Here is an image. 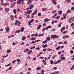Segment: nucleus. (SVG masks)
<instances>
[{"label":"nucleus","instance_id":"f257e3e1","mask_svg":"<svg viewBox=\"0 0 74 74\" xmlns=\"http://www.w3.org/2000/svg\"><path fill=\"white\" fill-rule=\"evenodd\" d=\"M37 12V10H35L34 11V12L32 14V16H33L34 15H35V14H36Z\"/></svg>","mask_w":74,"mask_h":74},{"label":"nucleus","instance_id":"f03ea898","mask_svg":"<svg viewBox=\"0 0 74 74\" xmlns=\"http://www.w3.org/2000/svg\"><path fill=\"white\" fill-rule=\"evenodd\" d=\"M33 7H34V5H33V4H32L31 5L29 6V8L30 9H33Z\"/></svg>","mask_w":74,"mask_h":74},{"label":"nucleus","instance_id":"7ed1b4c3","mask_svg":"<svg viewBox=\"0 0 74 74\" xmlns=\"http://www.w3.org/2000/svg\"><path fill=\"white\" fill-rule=\"evenodd\" d=\"M56 35H52L51 36V38H53L55 39L56 37Z\"/></svg>","mask_w":74,"mask_h":74},{"label":"nucleus","instance_id":"20e7f679","mask_svg":"<svg viewBox=\"0 0 74 74\" xmlns=\"http://www.w3.org/2000/svg\"><path fill=\"white\" fill-rule=\"evenodd\" d=\"M73 21H74V20H73V18H71L69 19V23H72Z\"/></svg>","mask_w":74,"mask_h":74},{"label":"nucleus","instance_id":"39448f33","mask_svg":"<svg viewBox=\"0 0 74 74\" xmlns=\"http://www.w3.org/2000/svg\"><path fill=\"white\" fill-rule=\"evenodd\" d=\"M70 36L68 35H66L65 36H64L63 37V39H64V38H68V37H69Z\"/></svg>","mask_w":74,"mask_h":74},{"label":"nucleus","instance_id":"423d86ee","mask_svg":"<svg viewBox=\"0 0 74 74\" xmlns=\"http://www.w3.org/2000/svg\"><path fill=\"white\" fill-rule=\"evenodd\" d=\"M5 29L7 31V32H8L10 31V28L8 27H6L5 28Z\"/></svg>","mask_w":74,"mask_h":74},{"label":"nucleus","instance_id":"0eeeda50","mask_svg":"<svg viewBox=\"0 0 74 74\" xmlns=\"http://www.w3.org/2000/svg\"><path fill=\"white\" fill-rule=\"evenodd\" d=\"M42 62H43L44 65H46L47 64L46 60H42Z\"/></svg>","mask_w":74,"mask_h":74},{"label":"nucleus","instance_id":"6e6552de","mask_svg":"<svg viewBox=\"0 0 74 74\" xmlns=\"http://www.w3.org/2000/svg\"><path fill=\"white\" fill-rule=\"evenodd\" d=\"M48 21H49V19L46 18L44 20V22L45 23V22H47Z\"/></svg>","mask_w":74,"mask_h":74},{"label":"nucleus","instance_id":"1a4fd4ad","mask_svg":"<svg viewBox=\"0 0 74 74\" xmlns=\"http://www.w3.org/2000/svg\"><path fill=\"white\" fill-rule=\"evenodd\" d=\"M20 32H21V31L19 30H17L14 32L15 33H20Z\"/></svg>","mask_w":74,"mask_h":74},{"label":"nucleus","instance_id":"9d476101","mask_svg":"<svg viewBox=\"0 0 74 74\" xmlns=\"http://www.w3.org/2000/svg\"><path fill=\"white\" fill-rule=\"evenodd\" d=\"M52 2L53 3V4H55V5L57 3H56V2L55 1H54L53 0H52Z\"/></svg>","mask_w":74,"mask_h":74},{"label":"nucleus","instance_id":"9b49d317","mask_svg":"<svg viewBox=\"0 0 74 74\" xmlns=\"http://www.w3.org/2000/svg\"><path fill=\"white\" fill-rule=\"evenodd\" d=\"M26 39V37H25V36H23L22 38V40H25Z\"/></svg>","mask_w":74,"mask_h":74},{"label":"nucleus","instance_id":"f8f14e48","mask_svg":"<svg viewBox=\"0 0 74 74\" xmlns=\"http://www.w3.org/2000/svg\"><path fill=\"white\" fill-rule=\"evenodd\" d=\"M21 3V1L20 0H18L17 1V4H20Z\"/></svg>","mask_w":74,"mask_h":74},{"label":"nucleus","instance_id":"ddd939ff","mask_svg":"<svg viewBox=\"0 0 74 74\" xmlns=\"http://www.w3.org/2000/svg\"><path fill=\"white\" fill-rule=\"evenodd\" d=\"M13 12L14 14H16V9H14L13 10Z\"/></svg>","mask_w":74,"mask_h":74},{"label":"nucleus","instance_id":"4468645a","mask_svg":"<svg viewBox=\"0 0 74 74\" xmlns=\"http://www.w3.org/2000/svg\"><path fill=\"white\" fill-rule=\"evenodd\" d=\"M58 14H60V15H61L62 13V10H60V11H59L58 12Z\"/></svg>","mask_w":74,"mask_h":74},{"label":"nucleus","instance_id":"2eb2a0df","mask_svg":"<svg viewBox=\"0 0 74 74\" xmlns=\"http://www.w3.org/2000/svg\"><path fill=\"white\" fill-rule=\"evenodd\" d=\"M25 29V28L23 27H22L21 28V29L20 31L21 32H23V30H24Z\"/></svg>","mask_w":74,"mask_h":74},{"label":"nucleus","instance_id":"dca6fc26","mask_svg":"<svg viewBox=\"0 0 74 74\" xmlns=\"http://www.w3.org/2000/svg\"><path fill=\"white\" fill-rule=\"evenodd\" d=\"M41 69V67H40V66H38V67H37V68H36V69L37 70H40Z\"/></svg>","mask_w":74,"mask_h":74},{"label":"nucleus","instance_id":"f3484780","mask_svg":"<svg viewBox=\"0 0 74 74\" xmlns=\"http://www.w3.org/2000/svg\"><path fill=\"white\" fill-rule=\"evenodd\" d=\"M8 4H9V3H6L3 4V5H4V6H6V5H8Z\"/></svg>","mask_w":74,"mask_h":74},{"label":"nucleus","instance_id":"a211bd4d","mask_svg":"<svg viewBox=\"0 0 74 74\" xmlns=\"http://www.w3.org/2000/svg\"><path fill=\"white\" fill-rule=\"evenodd\" d=\"M46 39L47 40V41H49V40H51V38L49 37H47Z\"/></svg>","mask_w":74,"mask_h":74},{"label":"nucleus","instance_id":"6ab92c4d","mask_svg":"<svg viewBox=\"0 0 74 74\" xmlns=\"http://www.w3.org/2000/svg\"><path fill=\"white\" fill-rule=\"evenodd\" d=\"M11 51L10 50H8L7 51V53H9V52H10Z\"/></svg>","mask_w":74,"mask_h":74},{"label":"nucleus","instance_id":"aec40b11","mask_svg":"<svg viewBox=\"0 0 74 74\" xmlns=\"http://www.w3.org/2000/svg\"><path fill=\"white\" fill-rule=\"evenodd\" d=\"M5 10L6 11H9V8H5Z\"/></svg>","mask_w":74,"mask_h":74},{"label":"nucleus","instance_id":"412c9836","mask_svg":"<svg viewBox=\"0 0 74 74\" xmlns=\"http://www.w3.org/2000/svg\"><path fill=\"white\" fill-rule=\"evenodd\" d=\"M74 69V64H73V65L72 66V67H71V68L70 69V70H73Z\"/></svg>","mask_w":74,"mask_h":74},{"label":"nucleus","instance_id":"4be33fe9","mask_svg":"<svg viewBox=\"0 0 74 74\" xmlns=\"http://www.w3.org/2000/svg\"><path fill=\"white\" fill-rule=\"evenodd\" d=\"M47 41L46 40L44 41H43L42 42H43V44H45V43H47Z\"/></svg>","mask_w":74,"mask_h":74},{"label":"nucleus","instance_id":"5701e85b","mask_svg":"<svg viewBox=\"0 0 74 74\" xmlns=\"http://www.w3.org/2000/svg\"><path fill=\"white\" fill-rule=\"evenodd\" d=\"M32 50L29 51V52L28 53V55L30 54L32 52Z\"/></svg>","mask_w":74,"mask_h":74},{"label":"nucleus","instance_id":"b1692460","mask_svg":"<svg viewBox=\"0 0 74 74\" xmlns=\"http://www.w3.org/2000/svg\"><path fill=\"white\" fill-rule=\"evenodd\" d=\"M52 50V49H51L50 48H48V49H47V50L48 51H51Z\"/></svg>","mask_w":74,"mask_h":74},{"label":"nucleus","instance_id":"393cba45","mask_svg":"<svg viewBox=\"0 0 74 74\" xmlns=\"http://www.w3.org/2000/svg\"><path fill=\"white\" fill-rule=\"evenodd\" d=\"M65 29H66L65 27H64L62 28V30L63 31H64V30H65Z\"/></svg>","mask_w":74,"mask_h":74},{"label":"nucleus","instance_id":"a878e982","mask_svg":"<svg viewBox=\"0 0 74 74\" xmlns=\"http://www.w3.org/2000/svg\"><path fill=\"white\" fill-rule=\"evenodd\" d=\"M42 10L43 11H46L47 10V8H42Z\"/></svg>","mask_w":74,"mask_h":74},{"label":"nucleus","instance_id":"bb28decb","mask_svg":"<svg viewBox=\"0 0 74 74\" xmlns=\"http://www.w3.org/2000/svg\"><path fill=\"white\" fill-rule=\"evenodd\" d=\"M31 39L32 40H36V38L35 37H33L31 38Z\"/></svg>","mask_w":74,"mask_h":74},{"label":"nucleus","instance_id":"cd10ccee","mask_svg":"<svg viewBox=\"0 0 74 74\" xmlns=\"http://www.w3.org/2000/svg\"><path fill=\"white\" fill-rule=\"evenodd\" d=\"M16 22H17V23H18V24H21V22H20L19 21L16 20Z\"/></svg>","mask_w":74,"mask_h":74},{"label":"nucleus","instance_id":"c85d7f7f","mask_svg":"<svg viewBox=\"0 0 74 74\" xmlns=\"http://www.w3.org/2000/svg\"><path fill=\"white\" fill-rule=\"evenodd\" d=\"M29 49H27L25 51H24V52H27V51H29Z\"/></svg>","mask_w":74,"mask_h":74},{"label":"nucleus","instance_id":"c756f323","mask_svg":"<svg viewBox=\"0 0 74 74\" xmlns=\"http://www.w3.org/2000/svg\"><path fill=\"white\" fill-rule=\"evenodd\" d=\"M42 47H48V45L47 44L43 45Z\"/></svg>","mask_w":74,"mask_h":74},{"label":"nucleus","instance_id":"7c9ffc66","mask_svg":"<svg viewBox=\"0 0 74 74\" xmlns=\"http://www.w3.org/2000/svg\"><path fill=\"white\" fill-rule=\"evenodd\" d=\"M63 17L64 19H66V14H64L63 15Z\"/></svg>","mask_w":74,"mask_h":74},{"label":"nucleus","instance_id":"2f4dec72","mask_svg":"<svg viewBox=\"0 0 74 74\" xmlns=\"http://www.w3.org/2000/svg\"><path fill=\"white\" fill-rule=\"evenodd\" d=\"M50 64H53V60L50 61Z\"/></svg>","mask_w":74,"mask_h":74},{"label":"nucleus","instance_id":"473e14b6","mask_svg":"<svg viewBox=\"0 0 74 74\" xmlns=\"http://www.w3.org/2000/svg\"><path fill=\"white\" fill-rule=\"evenodd\" d=\"M44 34H42V35H41V34H40L38 35V36H44Z\"/></svg>","mask_w":74,"mask_h":74},{"label":"nucleus","instance_id":"72a5a7b5","mask_svg":"<svg viewBox=\"0 0 74 74\" xmlns=\"http://www.w3.org/2000/svg\"><path fill=\"white\" fill-rule=\"evenodd\" d=\"M60 47H58L56 48V49L57 50H58L60 49Z\"/></svg>","mask_w":74,"mask_h":74},{"label":"nucleus","instance_id":"f704fd0d","mask_svg":"<svg viewBox=\"0 0 74 74\" xmlns=\"http://www.w3.org/2000/svg\"><path fill=\"white\" fill-rule=\"evenodd\" d=\"M16 60H14L13 62H12V63L13 64H14L15 63V62H16Z\"/></svg>","mask_w":74,"mask_h":74},{"label":"nucleus","instance_id":"c9c22d12","mask_svg":"<svg viewBox=\"0 0 74 74\" xmlns=\"http://www.w3.org/2000/svg\"><path fill=\"white\" fill-rule=\"evenodd\" d=\"M71 26L72 27H73V26H74V23H72L71 24Z\"/></svg>","mask_w":74,"mask_h":74},{"label":"nucleus","instance_id":"e433bc0d","mask_svg":"<svg viewBox=\"0 0 74 74\" xmlns=\"http://www.w3.org/2000/svg\"><path fill=\"white\" fill-rule=\"evenodd\" d=\"M65 58L64 57H62V58H61V60H64L65 59Z\"/></svg>","mask_w":74,"mask_h":74},{"label":"nucleus","instance_id":"4c0bfd02","mask_svg":"<svg viewBox=\"0 0 74 74\" xmlns=\"http://www.w3.org/2000/svg\"><path fill=\"white\" fill-rule=\"evenodd\" d=\"M71 10H72V11H74V7H72L71 8Z\"/></svg>","mask_w":74,"mask_h":74},{"label":"nucleus","instance_id":"58836bf2","mask_svg":"<svg viewBox=\"0 0 74 74\" xmlns=\"http://www.w3.org/2000/svg\"><path fill=\"white\" fill-rule=\"evenodd\" d=\"M56 12V10H53L52 12V13H54V12Z\"/></svg>","mask_w":74,"mask_h":74},{"label":"nucleus","instance_id":"ea45409f","mask_svg":"<svg viewBox=\"0 0 74 74\" xmlns=\"http://www.w3.org/2000/svg\"><path fill=\"white\" fill-rule=\"evenodd\" d=\"M11 64H8L6 65L5 66H10V65H11Z\"/></svg>","mask_w":74,"mask_h":74},{"label":"nucleus","instance_id":"a19ab883","mask_svg":"<svg viewBox=\"0 0 74 74\" xmlns=\"http://www.w3.org/2000/svg\"><path fill=\"white\" fill-rule=\"evenodd\" d=\"M41 13H39L38 14V16H41Z\"/></svg>","mask_w":74,"mask_h":74},{"label":"nucleus","instance_id":"79ce46f5","mask_svg":"<svg viewBox=\"0 0 74 74\" xmlns=\"http://www.w3.org/2000/svg\"><path fill=\"white\" fill-rule=\"evenodd\" d=\"M27 4H31V2H30V1H29L27 2Z\"/></svg>","mask_w":74,"mask_h":74},{"label":"nucleus","instance_id":"37998d69","mask_svg":"<svg viewBox=\"0 0 74 74\" xmlns=\"http://www.w3.org/2000/svg\"><path fill=\"white\" fill-rule=\"evenodd\" d=\"M35 48V47H32L30 48V49H34Z\"/></svg>","mask_w":74,"mask_h":74},{"label":"nucleus","instance_id":"c03bdc74","mask_svg":"<svg viewBox=\"0 0 74 74\" xmlns=\"http://www.w3.org/2000/svg\"><path fill=\"white\" fill-rule=\"evenodd\" d=\"M60 18V16H58L57 17V19H59Z\"/></svg>","mask_w":74,"mask_h":74},{"label":"nucleus","instance_id":"a18cd8bd","mask_svg":"<svg viewBox=\"0 0 74 74\" xmlns=\"http://www.w3.org/2000/svg\"><path fill=\"white\" fill-rule=\"evenodd\" d=\"M67 33V31H64L63 32V33L64 34H65V33Z\"/></svg>","mask_w":74,"mask_h":74},{"label":"nucleus","instance_id":"49530a36","mask_svg":"<svg viewBox=\"0 0 74 74\" xmlns=\"http://www.w3.org/2000/svg\"><path fill=\"white\" fill-rule=\"evenodd\" d=\"M66 1L69 3H70L71 2V0H67Z\"/></svg>","mask_w":74,"mask_h":74},{"label":"nucleus","instance_id":"de8ad7c7","mask_svg":"<svg viewBox=\"0 0 74 74\" xmlns=\"http://www.w3.org/2000/svg\"><path fill=\"white\" fill-rule=\"evenodd\" d=\"M45 30V28H44L42 29V32H44Z\"/></svg>","mask_w":74,"mask_h":74},{"label":"nucleus","instance_id":"09e8293b","mask_svg":"<svg viewBox=\"0 0 74 74\" xmlns=\"http://www.w3.org/2000/svg\"><path fill=\"white\" fill-rule=\"evenodd\" d=\"M67 13H70L71 12V10H68L67 11Z\"/></svg>","mask_w":74,"mask_h":74},{"label":"nucleus","instance_id":"8fccbe9b","mask_svg":"<svg viewBox=\"0 0 74 74\" xmlns=\"http://www.w3.org/2000/svg\"><path fill=\"white\" fill-rule=\"evenodd\" d=\"M1 57H2V58H6V57H7V56H4L3 55H2L1 56Z\"/></svg>","mask_w":74,"mask_h":74},{"label":"nucleus","instance_id":"3c124183","mask_svg":"<svg viewBox=\"0 0 74 74\" xmlns=\"http://www.w3.org/2000/svg\"><path fill=\"white\" fill-rule=\"evenodd\" d=\"M25 44V42H22L21 43V45H23V44Z\"/></svg>","mask_w":74,"mask_h":74},{"label":"nucleus","instance_id":"603ef678","mask_svg":"<svg viewBox=\"0 0 74 74\" xmlns=\"http://www.w3.org/2000/svg\"><path fill=\"white\" fill-rule=\"evenodd\" d=\"M59 72H60L59 71H58L57 72H56V73H55V74H58L59 73Z\"/></svg>","mask_w":74,"mask_h":74},{"label":"nucleus","instance_id":"864d4df0","mask_svg":"<svg viewBox=\"0 0 74 74\" xmlns=\"http://www.w3.org/2000/svg\"><path fill=\"white\" fill-rule=\"evenodd\" d=\"M63 43V42H58V44H62Z\"/></svg>","mask_w":74,"mask_h":74},{"label":"nucleus","instance_id":"5fc2aeb1","mask_svg":"<svg viewBox=\"0 0 74 74\" xmlns=\"http://www.w3.org/2000/svg\"><path fill=\"white\" fill-rule=\"evenodd\" d=\"M12 68V66H11L9 68V70H11Z\"/></svg>","mask_w":74,"mask_h":74},{"label":"nucleus","instance_id":"6e6d98bb","mask_svg":"<svg viewBox=\"0 0 74 74\" xmlns=\"http://www.w3.org/2000/svg\"><path fill=\"white\" fill-rule=\"evenodd\" d=\"M57 69V67H54L53 68V69H54V70Z\"/></svg>","mask_w":74,"mask_h":74},{"label":"nucleus","instance_id":"4d7b16f0","mask_svg":"<svg viewBox=\"0 0 74 74\" xmlns=\"http://www.w3.org/2000/svg\"><path fill=\"white\" fill-rule=\"evenodd\" d=\"M61 61V60H59L57 62H58V63H59V62H60Z\"/></svg>","mask_w":74,"mask_h":74},{"label":"nucleus","instance_id":"13d9d810","mask_svg":"<svg viewBox=\"0 0 74 74\" xmlns=\"http://www.w3.org/2000/svg\"><path fill=\"white\" fill-rule=\"evenodd\" d=\"M40 49V48L39 47H38L37 48H36V50H39Z\"/></svg>","mask_w":74,"mask_h":74},{"label":"nucleus","instance_id":"bf43d9fd","mask_svg":"<svg viewBox=\"0 0 74 74\" xmlns=\"http://www.w3.org/2000/svg\"><path fill=\"white\" fill-rule=\"evenodd\" d=\"M45 28L46 30H48V29H49L48 27H46Z\"/></svg>","mask_w":74,"mask_h":74},{"label":"nucleus","instance_id":"052dcab7","mask_svg":"<svg viewBox=\"0 0 74 74\" xmlns=\"http://www.w3.org/2000/svg\"><path fill=\"white\" fill-rule=\"evenodd\" d=\"M17 11L18 12H20V9L19 8L17 10Z\"/></svg>","mask_w":74,"mask_h":74},{"label":"nucleus","instance_id":"680f3d73","mask_svg":"<svg viewBox=\"0 0 74 74\" xmlns=\"http://www.w3.org/2000/svg\"><path fill=\"white\" fill-rule=\"evenodd\" d=\"M20 61V59H18L17 60H16L17 62H18Z\"/></svg>","mask_w":74,"mask_h":74},{"label":"nucleus","instance_id":"e2e57ef3","mask_svg":"<svg viewBox=\"0 0 74 74\" xmlns=\"http://www.w3.org/2000/svg\"><path fill=\"white\" fill-rule=\"evenodd\" d=\"M27 13H28V14H30V11H27Z\"/></svg>","mask_w":74,"mask_h":74},{"label":"nucleus","instance_id":"0e129e2a","mask_svg":"<svg viewBox=\"0 0 74 74\" xmlns=\"http://www.w3.org/2000/svg\"><path fill=\"white\" fill-rule=\"evenodd\" d=\"M37 59L36 58H33V60H35Z\"/></svg>","mask_w":74,"mask_h":74},{"label":"nucleus","instance_id":"69168bd1","mask_svg":"<svg viewBox=\"0 0 74 74\" xmlns=\"http://www.w3.org/2000/svg\"><path fill=\"white\" fill-rule=\"evenodd\" d=\"M70 53H71V54H72V53H73V51H72L71 50L70 51Z\"/></svg>","mask_w":74,"mask_h":74},{"label":"nucleus","instance_id":"338daca9","mask_svg":"<svg viewBox=\"0 0 74 74\" xmlns=\"http://www.w3.org/2000/svg\"><path fill=\"white\" fill-rule=\"evenodd\" d=\"M39 58L41 59H43L44 58V57H42Z\"/></svg>","mask_w":74,"mask_h":74},{"label":"nucleus","instance_id":"774afa93","mask_svg":"<svg viewBox=\"0 0 74 74\" xmlns=\"http://www.w3.org/2000/svg\"><path fill=\"white\" fill-rule=\"evenodd\" d=\"M55 23H57L58 22V20H56L54 21Z\"/></svg>","mask_w":74,"mask_h":74}]
</instances>
